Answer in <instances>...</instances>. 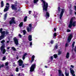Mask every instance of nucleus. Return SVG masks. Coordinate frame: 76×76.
Returning <instances> with one entry per match:
<instances>
[{
	"instance_id": "obj_1",
	"label": "nucleus",
	"mask_w": 76,
	"mask_h": 76,
	"mask_svg": "<svg viewBox=\"0 0 76 76\" xmlns=\"http://www.w3.org/2000/svg\"><path fill=\"white\" fill-rule=\"evenodd\" d=\"M42 1H43V11L44 13L46 12V14L45 15V16L46 17V19H48L49 17H50V13L47 12V9L48 6V3L46 2L45 1L43 0H41Z\"/></svg>"
},
{
	"instance_id": "obj_2",
	"label": "nucleus",
	"mask_w": 76,
	"mask_h": 76,
	"mask_svg": "<svg viewBox=\"0 0 76 76\" xmlns=\"http://www.w3.org/2000/svg\"><path fill=\"white\" fill-rule=\"evenodd\" d=\"M61 10V11L60 13V19H61L62 16H63V13H64V12H65V10H64V9H61L60 7H59L58 8V12H60Z\"/></svg>"
},
{
	"instance_id": "obj_3",
	"label": "nucleus",
	"mask_w": 76,
	"mask_h": 76,
	"mask_svg": "<svg viewBox=\"0 0 76 76\" xmlns=\"http://www.w3.org/2000/svg\"><path fill=\"white\" fill-rule=\"evenodd\" d=\"M76 21H74L73 22V18H72L70 20V23L69 26V28H72V25L74 27L75 26H76Z\"/></svg>"
},
{
	"instance_id": "obj_4",
	"label": "nucleus",
	"mask_w": 76,
	"mask_h": 76,
	"mask_svg": "<svg viewBox=\"0 0 76 76\" xmlns=\"http://www.w3.org/2000/svg\"><path fill=\"white\" fill-rule=\"evenodd\" d=\"M18 62H19V66H21L22 65V68H23L26 65V64H23V61L21 60H19Z\"/></svg>"
},
{
	"instance_id": "obj_5",
	"label": "nucleus",
	"mask_w": 76,
	"mask_h": 76,
	"mask_svg": "<svg viewBox=\"0 0 76 76\" xmlns=\"http://www.w3.org/2000/svg\"><path fill=\"white\" fill-rule=\"evenodd\" d=\"M32 24H29L28 25L29 27H27V30L28 32H31V30H32Z\"/></svg>"
},
{
	"instance_id": "obj_6",
	"label": "nucleus",
	"mask_w": 76,
	"mask_h": 76,
	"mask_svg": "<svg viewBox=\"0 0 76 76\" xmlns=\"http://www.w3.org/2000/svg\"><path fill=\"white\" fill-rule=\"evenodd\" d=\"M35 64H33L31 66L30 69V72H34V70H35Z\"/></svg>"
},
{
	"instance_id": "obj_7",
	"label": "nucleus",
	"mask_w": 76,
	"mask_h": 76,
	"mask_svg": "<svg viewBox=\"0 0 76 76\" xmlns=\"http://www.w3.org/2000/svg\"><path fill=\"white\" fill-rule=\"evenodd\" d=\"M4 47H5V46L4 45H3L1 48V51H3L2 53L3 54H5L6 52V50L4 49Z\"/></svg>"
},
{
	"instance_id": "obj_8",
	"label": "nucleus",
	"mask_w": 76,
	"mask_h": 76,
	"mask_svg": "<svg viewBox=\"0 0 76 76\" xmlns=\"http://www.w3.org/2000/svg\"><path fill=\"white\" fill-rule=\"evenodd\" d=\"M12 23H16V22L15 21V18H12V19L10 21V25H12Z\"/></svg>"
},
{
	"instance_id": "obj_9",
	"label": "nucleus",
	"mask_w": 76,
	"mask_h": 76,
	"mask_svg": "<svg viewBox=\"0 0 76 76\" xmlns=\"http://www.w3.org/2000/svg\"><path fill=\"white\" fill-rule=\"evenodd\" d=\"M7 6H6V8L4 9V12H6V11H7L9 10V7H10V6L9 5V4L8 3H7L6 4Z\"/></svg>"
},
{
	"instance_id": "obj_10",
	"label": "nucleus",
	"mask_w": 76,
	"mask_h": 76,
	"mask_svg": "<svg viewBox=\"0 0 76 76\" xmlns=\"http://www.w3.org/2000/svg\"><path fill=\"white\" fill-rule=\"evenodd\" d=\"M72 37L73 36H72V34H70L69 36L68 37L67 42H70V41H71V39H72Z\"/></svg>"
},
{
	"instance_id": "obj_11",
	"label": "nucleus",
	"mask_w": 76,
	"mask_h": 76,
	"mask_svg": "<svg viewBox=\"0 0 76 76\" xmlns=\"http://www.w3.org/2000/svg\"><path fill=\"white\" fill-rule=\"evenodd\" d=\"M16 6H17V5L16 4H12L11 6V8L12 10H17V7Z\"/></svg>"
},
{
	"instance_id": "obj_12",
	"label": "nucleus",
	"mask_w": 76,
	"mask_h": 76,
	"mask_svg": "<svg viewBox=\"0 0 76 76\" xmlns=\"http://www.w3.org/2000/svg\"><path fill=\"white\" fill-rule=\"evenodd\" d=\"M14 40L15 44H16V45H18V39L16 37H15L14 39Z\"/></svg>"
},
{
	"instance_id": "obj_13",
	"label": "nucleus",
	"mask_w": 76,
	"mask_h": 76,
	"mask_svg": "<svg viewBox=\"0 0 76 76\" xmlns=\"http://www.w3.org/2000/svg\"><path fill=\"white\" fill-rule=\"evenodd\" d=\"M70 72L71 73L72 75L73 76H75V71L73 70L72 69L70 68Z\"/></svg>"
},
{
	"instance_id": "obj_14",
	"label": "nucleus",
	"mask_w": 76,
	"mask_h": 76,
	"mask_svg": "<svg viewBox=\"0 0 76 76\" xmlns=\"http://www.w3.org/2000/svg\"><path fill=\"white\" fill-rule=\"evenodd\" d=\"M3 34H4V35H10V34H9V31H4V32Z\"/></svg>"
},
{
	"instance_id": "obj_15",
	"label": "nucleus",
	"mask_w": 76,
	"mask_h": 76,
	"mask_svg": "<svg viewBox=\"0 0 76 76\" xmlns=\"http://www.w3.org/2000/svg\"><path fill=\"white\" fill-rule=\"evenodd\" d=\"M65 73L66 76H69V71L67 70H66Z\"/></svg>"
},
{
	"instance_id": "obj_16",
	"label": "nucleus",
	"mask_w": 76,
	"mask_h": 76,
	"mask_svg": "<svg viewBox=\"0 0 76 76\" xmlns=\"http://www.w3.org/2000/svg\"><path fill=\"white\" fill-rule=\"evenodd\" d=\"M4 38V34H2L1 36H0V40L3 39Z\"/></svg>"
},
{
	"instance_id": "obj_17",
	"label": "nucleus",
	"mask_w": 76,
	"mask_h": 76,
	"mask_svg": "<svg viewBox=\"0 0 76 76\" xmlns=\"http://www.w3.org/2000/svg\"><path fill=\"white\" fill-rule=\"evenodd\" d=\"M28 40L29 41H32V35H29L28 36Z\"/></svg>"
},
{
	"instance_id": "obj_18",
	"label": "nucleus",
	"mask_w": 76,
	"mask_h": 76,
	"mask_svg": "<svg viewBox=\"0 0 76 76\" xmlns=\"http://www.w3.org/2000/svg\"><path fill=\"white\" fill-rule=\"evenodd\" d=\"M34 58H35V56L33 55L32 56V57L31 58V63H32V62L34 61Z\"/></svg>"
},
{
	"instance_id": "obj_19",
	"label": "nucleus",
	"mask_w": 76,
	"mask_h": 76,
	"mask_svg": "<svg viewBox=\"0 0 76 76\" xmlns=\"http://www.w3.org/2000/svg\"><path fill=\"white\" fill-rule=\"evenodd\" d=\"M56 37H57V33H55L53 34V38H54V39H56Z\"/></svg>"
},
{
	"instance_id": "obj_20",
	"label": "nucleus",
	"mask_w": 76,
	"mask_h": 76,
	"mask_svg": "<svg viewBox=\"0 0 76 76\" xmlns=\"http://www.w3.org/2000/svg\"><path fill=\"white\" fill-rule=\"evenodd\" d=\"M3 30V29L2 28H1L0 29V33L1 34H3L4 33V31H2Z\"/></svg>"
},
{
	"instance_id": "obj_21",
	"label": "nucleus",
	"mask_w": 76,
	"mask_h": 76,
	"mask_svg": "<svg viewBox=\"0 0 76 76\" xmlns=\"http://www.w3.org/2000/svg\"><path fill=\"white\" fill-rule=\"evenodd\" d=\"M66 57L67 58H68L69 57V53H67L66 56Z\"/></svg>"
},
{
	"instance_id": "obj_22",
	"label": "nucleus",
	"mask_w": 76,
	"mask_h": 76,
	"mask_svg": "<svg viewBox=\"0 0 76 76\" xmlns=\"http://www.w3.org/2000/svg\"><path fill=\"white\" fill-rule=\"evenodd\" d=\"M1 7H3L4 6V4L3 3V1H1Z\"/></svg>"
},
{
	"instance_id": "obj_23",
	"label": "nucleus",
	"mask_w": 76,
	"mask_h": 76,
	"mask_svg": "<svg viewBox=\"0 0 76 76\" xmlns=\"http://www.w3.org/2000/svg\"><path fill=\"white\" fill-rule=\"evenodd\" d=\"M27 18H28L27 16H26V17H25L24 19V22H26V20H27Z\"/></svg>"
},
{
	"instance_id": "obj_24",
	"label": "nucleus",
	"mask_w": 76,
	"mask_h": 76,
	"mask_svg": "<svg viewBox=\"0 0 76 76\" xmlns=\"http://www.w3.org/2000/svg\"><path fill=\"white\" fill-rule=\"evenodd\" d=\"M23 25V22H22L19 24L20 27H22Z\"/></svg>"
},
{
	"instance_id": "obj_25",
	"label": "nucleus",
	"mask_w": 76,
	"mask_h": 76,
	"mask_svg": "<svg viewBox=\"0 0 76 76\" xmlns=\"http://www.w3.org/2000/svg\"><path fill=\"white\" fill-rule=\"evenodd\" d=\"M12 50H13V51H16V48H15V47H12Z\"/></svg>"
},
{
	"instance_id": "obj_26",
	"label": "nucleus",
	"mask_w": 76,
	"mask_h": 76,
	"mask_svg": "<svg viewBox=\"0 0 76 76\" xmlns=\"http://www.w3.org/2000/svg\"><path fill=\"white\" fill-rule=\"evenodd\" d=\"M53 56L55 58H56L57 57V55L56 54H55L53 55Z\"/></svg>"
},
{
	"instance_id": "obj_27",
	"label": "nucleus",
	"mask_w": 76,
	"mask_h": 76,
	"mask_svg": "<svg viewBox=\"0 0 76 76\" xmlns=\"http://www.w3.org/2000/svg\"><path fill=\"white\" fill-rule=\"evenodd\" d=\"M6 18H7V13H6V14H5L4 15V20H5V19H6Z\"/></svg>"
},
{
	"instance_id": "obj_28",
	"label": "nucleus",
	"mask_w": 76,
	"mask_h": 76,
	"mask_svg": "<svg viewBox=\"0 0 76 76\" xmlns=\"http://www.w3.org/2000/svg\"><path fill=\"white\" fill-rule=\"evenodd\" d=\"M59 76H60V74H61V71L60 70H59Z\"/></svg>"
},
{
	"instance_id": "obj_29",
	"label": "nucleus",
	"mask_w": 76,
	"mask_h": 76,
	"mask_svg": "<svg viewBox=\"0 0 76 76\" xmlns=\"http://www.w3.org/2000/svg\"><path fill=\"white\" fill-rule=\"evenodd\" d=\"M75 42H73L72 43V47H74V45H75Z\"/></svg>"
},
{
	"instance_id": "obj_30",
	"label": "nucleus",
	"mask_w": 76,
	"mask_h": 76,
	"mask_svg": "<svg viewBox=\"0 0 76 76\" xmlns=\"http://www.w3.org/2000/svg\"><path fill=\"white\" fill-rule=\"evenodd\" d=\"M23 35H25L26 33V31L25 30H23Z\"/></svg>"
},
{
	"instance_id": "obj_31",
	"label": "nucleus",
	"mask_w": 76,
	"mask_h": 76,
	"mask_svg": "<svg viewBox=\"0 0 76 76\" xmlns=\"http://www.w3.org/2000/svg\"><path fill=\"white\" fill-rule=\"evenodd\" d=\"M37 1H38V0H34V3H37Z\"/></svg>"
},
{
	"instance_id": "obj_32",
	"label": "nucleus",
	"mask_w": 76,
	"mask_h": 76,
	"mask_svg": "<svg viewBox=\"0 0 76 76\" xmlns=\"http://www.w3.org/2000/svg\"><path fill=\"white\" fill-rule=\"evenodd\" d=\"M50 59L51 60V61H53V56H50Z\"/></svg>"
},
{
	"instance_id": "obj_33",
	"label": "nucleus",
	"mask_w": 76,
	"mask_h": 76,
	"mask_svg": "<svg viewBox=\"0 0 76 76\" xmlns=\"http://www.w3.org/2000/svg\"><path fill=\"white\" fill-rule=\"evenodd\" d=\"M61 54V51H59L58 52V55H60Z\"/></svg>"
},
{
	"instance_id": "obj_34",
	"label": "nucleus",
	"mask_w": 76,
	"mask_h": 76,
	"mask_svg": "<svg viewBox=\"0 0 76 76\" xmlns=\"http://www.w3.org/2000/svg\"><path fill=\"white\" fill-rule=\"evenodd\" d=\"M4 42H5V40H3L1 42V43L3 44V43H4Z\"/></svg>"
},
{
	"instance_id": "obj_35",
	"label": "nucleus",
	"mask_w": 76,
	"mask_h": 76,
	"mask_svg": "<svg viewBox=\"0 0 76 76\" xmlns=\"http://www.w3.org/2000/svg\"><path fill=\"white\" fill-rule=\"evenodd\" d=\"M50 42L51 44H53L54 42V41H53V40H52Z\"/></svg>"
},
{
	"instance_id": "obj_36",
	"label": "nucleus",
	"mask_w": 76,
	"mask_h": 76,
	"mask_svg": "<svg viewBox=\"0 0 76 76\" xmlns=\"http://www.w3.org/2000/svg\"><path fill=\"white\" fill-rule=\"evenodd\" d=\"M3 60H6V56H4L3 58Z\"/></svg>"
},
{
	"instance_id": "obj_37",
	"label": "nucleus",
	"mask_w": 76,
	"mask_h": 76,
	"mask_svg": "<svg viewBox=\"0 0 76 76\" xmlns=\"http://www.w3.org/2000/svg\"><path fill=\"white\" fill-rule=\"evenodd\" d=\"M25 56H24V55L23 56V60H25Z\"/></svg>"
},
{
	"instance_id": "obj_38",
	"label": "nucleus",
	"mask_w": 76,
	"mask_h": 76,
	"mask_svg": "<svg viewBox=\"0 0 76 76\" xmlns=\"http://www.w3.org/2000/svg\"><path fill=\"white\" fill-rule=\"evenodd\" d=\"M18 37H20V38H21V37H22V35H20V34H19Z\"/></svg>"
},
{
	"instance_id": "obj_39",
	"label": "nucleus",
	"mask_w": 76,
	"mask_h": 76,
	"mask_svg": "<svg viewBox=\"0 0 76 76\" xmlns=\"http://www.w3.org/2000/svg\"><path fill=\"white\" fill-rule=\"evenodd\" d=\"M16 72H18V68H16Z\"/></svg>"
},
{
	"instance_id": "obj_40",
	"label": "nucleus",
	"mask_w": 76,
	"mask_h": 76,
	"mask_svg": "<svg viewBox=\"0 0 76 76\" xmlns=\"http://www.w3.org/2000/svg\"><path fill=\"white\" fill-rule=\"evenodd\" d=\"M25 57H26V56H27V53H25L24 55H23Z\"/></svg>"
},
{
	"instance_id": "obj_41",
	"label": "nucleus",
	"mask_w": 76,
	"mask_h": 76,
	"mask_svg": "<svg viewBox=\"0 0 76 76\" xmlns=\"http://www.w3.org/2000/svg\"><path fill=\"white\" fill-rule=\"evenodd\" d=\"M60 76H64V74H63V73H61V74H60Z\"/></svg>"
},
{
	"instance_id": "obj_42",
	"label": "nucleus",
	"mask_w": 76,
	"mask_h": 76,
	"mask_svg": "<svg viewBox=\"0 0 76 76\" xmlns=\"http://www.w3.org/2000/svg\"><path fill=\"white\" fill-rule=\"evenodd\" d=\"M32 12V11H29L28 12L29 14L30 15L31 14V13Z\"/></svg>"
},
{
	"instance_id": "obj_43",
	"label": "nucleus",
	"mask_w": 76,
	"mask_h": 76,
	"mask_svg": "<svg viewBox=\"0 0 76 76\" xmlns=\"http://www.w3.org/2000/svg\"><path fill=\"white\" fill-rule=\"evenodd\" d=\"M8 64H9V63L8 62H6L5 63V66H7V65H8Z\"/></svg>"
},
{
	"instance_id": "obj_44",
	"label": "nucleus",
	"mask_w": 76,
	"mask_h": 76,
	"mask_svg": "<svg viewBox=\"0 0 76 76\" xmlns=\"http://www.w3.org/2000/svg\"><path fill=\"white\" fill-rule=\"evenodd\" d=\"M32 45V42H30V46H31Z\"/></svg>"
},
{
	"instance_id": "obj_45",
	"label": "nucleus",
	"mask_w": 76,
	"mask_h": 76,
	"mask_svg": "<svg viewBox=\"0 0 76 76\" xmlns=\"http://www.w3.org/2000/svg\"><path fill=\"white\" fill-rule=\"evenodd\" d=\"M68 46V43H66L65 45V47H67Z\"/></svg>"
},
{
	"instance_id": "obj_46",
	"label": "nucleus",
	"mask_w": 76,
	"mask_h": 76,
	"mask_svg": "<svg viewBox=\"0 0 76 76\" xmlns=\"http://www.w3.org/2000/svg\"><path fill=\"white\" fill-rule=\"evenodd\" d=\"M71 67H72V68H74V67H75V66H74L72 65H71Z\"/></svg>"
},
{
	"instance_id": "obj_47",
	"label": "nucleus",
	"mask_w": 76,
	"mask_h": 76,
	"mask_svg": "<svg viewBox=\"0 0 76 76\" xmlns=\"http://www.w3.org/2000/svg\"><path fill=\"white\" fill-rule=\"evenodd\" d=\"M57 48H58V46H56L55 47V48H56V49H57Z\"/></svg>"
},
{
	"instance_id": "obj_48",
	"label": "nucleus",
	"mask_w": 76,
	"mask_h": 76,
	"mask_svg": "<svg viewBox=\"0 0 76 76\" xmlns=\"http://www.w3.org/2000/svg\"><path fill=\"white\" fill-rule=\"evenodd\" d=\"M67 32H70V30L69 29H68L67 30Z\"/></svg>"
},
{
	"instance_id": "obj_49",
	"label": "nucleus",
	"mask_w": 76,
	"mask_h": 76,
	"mask_svg": "<svg viewBox=\"0 0 76 76\" xmlns=\"http://www.w3.org/2000/svg\"><path fill=\"white\" fill-rule=\"evenodd\" d=\"M15 4H16V5H17V4H18V2H17V1H15Z\"/></svg>"
},
{
	"instance_id": "obj_50",
	"label": "nucleus",
	"mask_w": 76,
	"mask_h": 76,
	"mask_svg": "<svg viewBox=\"0 0 76 76\" xmlns=\"http://www.w3.org/2000/svg\"><path fill=\"white\" fill-rule=\"evenodd\" d=\"M4 66V65L3 64H2L1 66V67H3Z\"/></svg>"
},
{
	"instance_id": "obj_51",
	"label": "nucleus",
	"mask_w": 76,
	"mask_h": 76,
	"mask_svg": "<svg viewBox=\"0 0 76 76\" xmlns=\"http://www.w3.org/2000/svg\"><path fill=\"white\" fill-rule=\"evenodd\" d=\"M74 7H75V10L76 11V6H75Z\"/></svg>"
},
{
	"instance_id": "obj_52",
	"label": "nucleus",
	"mask_w": 76,
	"mask_h": 76,
	"mask_svg": "<svg viewBox=\"0 0 76 76\" xmlns=\"http://www.w3.org/2000/svg\"><path fill=\"white\" fill-rule=\"evenodd\" d=\"M54 31H56V28H54Z\"/></svg>"
},
{
	"instance_id": "obj_53",
	"label": "nucleus",
	"mask_w": 76,
	"mask_h": 76,
	"mask_svg": "<svg viewBox=\"0 0 76 76\" xmlns=\"http://www.w3.org/2000/svg\"><path fill=\"white\" fill-rule=\"evenodd\" d=\"M10 47H8L7 48V50L9 49H10Z\"/></svg>"
},
{
	"instance_id": "obj_54",
	"label": "nucleus",
	"mask_w": 76,
	"mask_h": 76,
	"mask_svg": "<svg viewBox=\"0 0 76 76\" xmlns=\"http://www.w3.org/2000/svg\"><path fill=\"white\" fill-rule=\"evenodd\" d=\"M7 43H9V41H7Z\"/></svg>"
},
{
	"instance_id": "obj_55",
	"label": "nucleus",
	"mask_w": 76,
	"mask_h": 76,
	"mask_svg": "<svg viewBox=\"0 0 76 76\" xmlns=\"http://www.w3.org/2000/svg\"><path fill=\"white\" fill-rule=\"evenodd\" d=\"M20 73H19L18 74V76H20Z\"/></svg>"
},
{
	"instance_id": "obj_56",
	"label": "nucleus",
	"mask_w": 76,
	"mask_h": 76,
	"mask_svg": "<svg viewBox=\"0 0 76 76\" xmlns=\"http://www.w3.org/2000/svg\"><path fill=\"white\" fill-rule=\"evenodd\" d=\"M34 18H37V15H35L34 16Z\"/></svg>"
},
{
	"instance_id": "obj_57",
	"label": "nucleus",
	"mask_w": 76,
	"mask_h": 76,
	"mask_svg": "<svg viewBox=\"0 0 76 76\" xmlns=\"http://www.w3.org/2000/svg\"><path fill=\"white\" fill-rule=\"evenodd\" d=\"M45 67L46 68H47L48 67H47V66H45Z\"/></svg>"
},
{
	"instance_id": "obj_58",
	"label": "nucleus",
	"mask_w": 76,
	"mask_h": 76,
	"mask_svg": "<svg viewBox=\"0 0 76 76\" xmlns=\"http://www.w3.org/2000/svg\"><path fill=\"white\" fill-rule=\"evenodd\" d=\"M16 58H17V59H18V57H17Z\"/></svg>"
},
{
	"instance_id": "obj_59",
	"label": "nucleus",
	"mask_w": 76,
	"mask_h": 76,
	"mask_svg": "<svg viewBox=\"0 0 76 76\" xmlns=\"http://www.w3.org/2000/svg\"><path fill=\"white\" fill-rule=\"evenodd\" d=\"M75 15H76V12H75Z\"/></svg>"
},
{
	"instance_id": "obj_60",
	"label": "nucleus",
	"mask_w": 76,
	"mask_h": 76,
	"mask_svg": "<svg viewBox=\"0 0 76 76\" xmlns=\"http://www.w3.org/2000/svg\"><path fill=\"white\" fill-rule=\"evenodd\" d=\"M1 66H0V68H1Z\"/></svg>"
},
{
	"instance_id": "obj_61",
	"label": "nucleus",
	"mask_w": 76,
	"mask_h": 76,
	"mask_svg": "<svg viewBox=\"0 0 76 76\" xmlns=\"http://www.w3.org/2000/svg\"><path fill=\"white\" fill-rule=\"evenodd\" d=\"M50 76H52V75H50Z\"/></svg>"
},
{
	"instance_id": "obj_62",
	"label": "nucleus",
	"mask_w": 76,
	"mask_h": 76,
	"mask_svg": "<svg viewBox=\"0 0 76 76\" xmlns=\"http://www.w3.org/2000/svg\"><path fill=\"white\" fill-rule=\"evenodd\" d=\"M75 4L76 5V3Z\"/></svg>"
}]
</instances>
